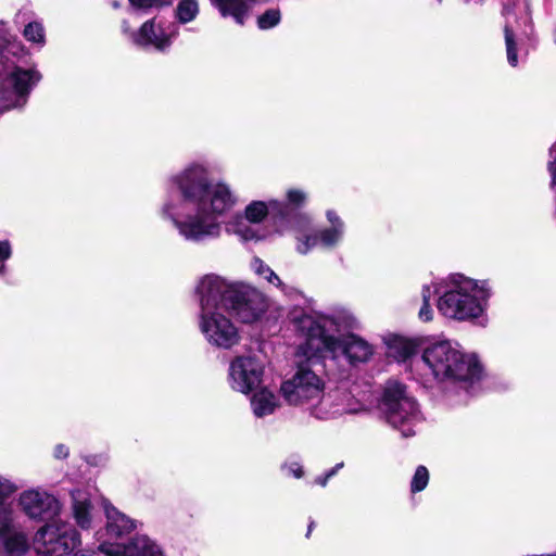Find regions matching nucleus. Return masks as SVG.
<instances>
[{"label": "nucleus", "instance_id": "nucleus-23", "mask_svg": "<svg viewBox=\"0 0 556 556\" xmlns=\"http://www.w3.org/2000/svg\"><path fill=\"white\" fill-rule=\"evenodd\" d=\"M253 414L258 417H265L273 414L278 407V399L268 389H261L255 392L251 399Z\"/></svg>", "mask_w": 556, "mask_h": 556}, {"label": "nucleus", "instance_id": "nucleus-37", "mask_svg": "<svg viewBox=\"0 0 556 556\" xmlns=\"http://www.w3.org/2000/svg\"><path fill=\"white\" fill-rule=\"evenodd\" d=\"M286 469L288 470V473L293 475L295 478H301L303 476V469L298 463L290 464Z\"/></svg>", "mask_w": 556, "mask_h": 556}, {"label": "nucleus", "instance_id": "nucleus-43", "mask_svg": "<svg viewBox=\"0 0 556 556\" xmlns=\"http://www.w3.org/2000/svg\"><path fill=\"white\" fill-rule=\"evenodd\" d=\"M312 527H313V523H311V525L308 526V532H311V531H312ZM308 534H309V533H307V535H308Z\"/></svg>", "mask_w": 556, "mask_h": 556}, {"label": "nucleus", "instance_id": "nucleus-22", "mask_svg": "<svg viewBox=\"0 0 556 556\" xmlns=\"http://www.w3.org/2000/svg\"><path fill=\"white\" fill-rule=\"evenodd\" d=\"M243 214L254 225H260L269 214H271L275 225H281L277 217V210L269 201L254 200L251 201L243 210Z\"/></svg>", "mask_w": 556, "mask_h": 556}, {"label": "nucleus", "instance_id": "nucleus-35", "mask_svg": "<svg viewBox=\"0 0 556 556\" xmlns=\"http://www.w3.org/2000/svg\"><path fill=\"white\" fill-rule=\"evenodd\" d=\"M12 249L8 240L0 241V262H4L11 257Z\"/></svg>", "mask_w": 556, "mask_h": 556}, {"label": "nucleus", "instance_id": "nucleus-14", "mask_svg": "<svg viewBox=\"0 0 556 556\" xmlns=\"http://www.w3.org/2000/svg\"><path fill=\"white\" fill-rule=\"evenodd\" d=\"M21 510L30 519L47 521L61 511L60 502L51 494L41 490H26L18 495Z\"/></svg>", "mask_w": 556, "mask_h": 556}, {"label": "nucleus", "instance_id": "nucleus-41", "mask_svg": "<svg viewBox=\"0 0 556 556\" xmlns=\"http://www.w3.org/2000/svg\"><path fill=\"white\" fill-rule=\"evenodd\" d=\"M329 478L327 477V475H323V476H318L316 479H315V483L321 485V486H326L327 485V482H328Z\"/></svg>", "mask_w": 556, "mask_h": 556}, {"label": "nucleus", "instance_id": "nucleus-27", "mask_svg": "<svg viewBox=\"0 0 556 556\" xmlns=\"http://www.w3.org/2000/svg\"><path fill=\"white\" fill-rule=\"evenodd\" d=\"M390 353L397 359V361H405L415 352V344L405 338H395L390 343Z\"/></svg>", "mask_w": 556, "mask_h": 556}, {"label": "nucleus", "instance_id": "nucleus-13", "mask_svg": "<svg viewBox=\"0 0 556 556\" xmlns=\"http://www.w3.org/2000/svg\"><path fill=\"white\" fill-rule=\"evenodd\" d=\"M178 34L179 27L176 23H165L153 17L144 22L137 33H131L130 37L138 46H151L159 51H164L172 46Z\"/></svg>", "mask_w": 556, "mask_h": 556}, {"label": "nucleus", "instance_id": "nucleus-20", "mask_svg": "<svg viewBox=\"0 0 556 556\" xmlns=\"http://www.w3.org/2000/svg\"><path fill=\"white\" fill-rule=\"evenodd\" d=\"M223 16H231L236 23L243 25L255 0H212Z\"/></svg>", "mask_w": 556, "mask_h": 556}, {"label": "nucleus", "instance_id": "nucleus-25", "mask_svg": "<svg viewBox=\"0 0 556 556\" xmlns=\"http://www.w3.org/2000/svg\"><path fill=\"white\" fill-rule=\"evenodd\" d=\"M17 519L13 501L0 498V535L21 527Z\"/></svg>", "mask_w": 556, "mask_h": 556}, {"label": "nucleus", "instance_id": "nucleus-16", "mask_svg": "<svg viewBox=\"0 0 556 556\" xmlns=\"http://www.w3.org/2000/svg\"><path fill=\"white\" fill-rule=\"evenodd\" d=\"M307 193L303 189L290 188L286 191V200L271 199V205L277 210V217L281 225H288L292 231V220L295 215H307L299 212L306 202Z\"/></svg>", "mask_w": 556, "mask_h": 556}, {"label": "nucleus", "instance_id": "nucleus-26", "mask_svg": "<svg viewBox=\"0 0 556 556\" xmlns=\"http://www.w3.org/2000/svg\"><path fill=\"white\" fill-rule=\"evenodd\" d=\"M200 8L197 0H180L175 9V18L179 24H188L197 18Z\"/></svg>", "mask_w": 556, "mask_h": 556}, {"label": "nucleus", "instance_id": "nucleus-1", "mask_svg": "<svg viewBox=\"0 0 556 556\" xmlns=\"http://www.w3.org/2000/svg\"><path fill=\"white\" fill-rule=\"evenodd\" d=\"M161 214L187 242L204 243L220 238L222 216L232 210L237 195L225 181L212 182L205 164L194 162L169 179Z\"/></svg>", "mask_w": 556, "mask_h": 556}, {"label": "nucleus", "instance_id": "nucleus-7", "mask_svg": "<svg viewBox=\"0 0 556 556\" xmlns=\"http://www.w3.org/2000/svg\"><path fill=\"white\" fill-rule=\"evenodd\" d=\"M326 218L329 226L314 230L309 215H295L293 217L292 232L296 241L295 250L298 253L306 255L318 245L325 249H334L342 242L345 235L344 220L333 210L326 212Z\"/></svg>", "mask_w": 556, "mask_h": 556}, {"label": "nucleus", "instance_id": "nucleus-21", "mask_svg": "<svg viewBox=\"0 0 556 556\" xmlns=\"http://www.w3.org/2000/svg\"><path fill=\"white\" fill-rule=\"evenodd\" d=\"M226 230L229 233L238 236L243 241L261 239L258 229L242 213L233 215L226 223Z\"/></svg>", "mask_w": 556, "mask_h": 556}, {"label": "nucleus", "instance_id": "nucleus-5", "mask_svg": "<svg viewBox=\"0 0 556 556\" xmlns=\"http://www.w3.org/2000/svg\"><path fill=\"white\" fill-rule=\"evenodd\" d=\"M224 287L215 285L204 276L197 292L200 300L199 328L206 342L215 348L229 350L241 340L238 327L228 316L229 311L218 299Z\"/></svg>", "mask_w": 556, "mask_h": 556}, {"label": "nucleus", "instance_id": "nucleus-31", "mask_svg": "<svg viewBox=\"0 0 556 556\" xmlns=\"http://www.w3.org/2000/svg\"><path fill=\"white\" fill-rule=\"evenodd\" d=\"M505 43L508 63L515 67L518 64V58L515 47L514 33L508 26H505Z\"/></svg>", "mask_w": 556, "mask_h": 556}, {"label": "nucleus", "instance_id": "nucleus-24", "mask_svg": "<svg viewBox=\"0 0 556 556\" xmlns=\"http://www.w3.org/2000/svg\"><path fill=\"white\" fill-rule=\"evenodd\" d=\"M251 269L260 278L266 280L268 283L277 287L285 294H292L295 290L287 286L279 276L261 258L254 257L251 261Z\"/></svg>", "mask_w": 556, "mask_h": 556}, {"label": "nucleus", "instance_id": "nucleus-19", "mask_svg": "<svg viewBox=\"0 0 556 556\" xmlns=\"http://www.w3.org/2000/svg\"><path fill=\"white\" fill-rule=\"evenodd\" d=\"M0 546L5 556H26L30 549L28 532L21 526L0 535Z\"/></svg>", "mask_w": 556, "mask_h": 556}, {"label": "nucleus", "instance_id": "nucleus-2", "mask_svg": "<svg viewBox=\"0 0 556 556\" xmlns=\"http://www.w3.org/2000/svg\"><path fill=\"white\" fill-rule=\"evenodd\" d=\"M289 319L303 340L299 344V354L308 359L326 355L338 358L344 355L351 363H356L366 362L372 355V346L364 339L355 334L342 338L331 334L333 331L353 326L355 320L350 315L328 316L294 308L290 312Z\"/></svg>", "mask_w": 556, "mask_h": 556}, {"label": "nucleus", "instance_id": "nucleus-38", "mask_svg": "<svg viewBox=\"0 0 556 556\" xmlns=\"http://www.w3.org/2000/svg\"><path fill=\"white\" fill-rule=\"evenodd\" d=\"M54 456L60 459L67 457L68 456V447L65 446L64 444L56 445L54 448Z\"/></svg>", "mask_w": 556, "mask_h": 556}, {"label": "nucleus", "instance_id": "nucleus-6", "mask_svg": "<svg viewBox=\"0 0 556 556\" xmlns=\"http://www.w3.org/2000/svg\"><path fill=\"white\" fill-rule=\"evenodd\" d=\"M422 361L440 381L473 383L482 376L478 357L463 352L456 343L448 340L429 344L424 350Z\"/></svg>", "mask_w": 556, "mask_h": 556}, {"label": "nucleus", "instance_id": "nucleus-4", "mask_svg": "<svg viewBox=\"0 0 556 556\" xmlns=\"http://www.w3.org/2000/svg\"><path fill=\"white\" fill-rule=\"evenodd\" d=\"M492 289L489 280H477L462 274L450 275L437 303L439 313L455 321L485 324V312Z\"/></svg>", "mask_w": 556, "mask_h": 556}, {"label": "nucleus", "instance_id": "nucleus-29", "mask_svg": "<svg viewBox=\"0 0 556 556\" xmlns=\"http://www.w3.org/2000/svg\"><path fill=\"white\" fill-rule=\"evenodd\" d=\"M429 482V471L425 466H418L412 482H410V490L413 493H417L422 491Z\"/></svg>", "mask_w": 556, "mask_h": 556}, {"label": "nucleus", "instance_id": "nucleus-40", "mask_svg": "<svg viewBox=\"0 0 556 556\" xmlns=\"http://www.w3.org/2000/svg\"><path fill=\"white\" fill-rule=\"evenodd\" d=\"M344 466V463L341 462V463H338L334 467H332L331 469H329L327 472H325L327 475V477L330 479L332 478L333 476H336L338 473V471L340 469H342Z\"/></svg>", "mask_w": 556, "mask_h": 556}, {"label": "nucleus", "instance_id": "nucleus-32", "mask_svg": "<svg viewBox=\"0 0 556 556\" xmlns=\"http://www.w3.org/2000/svg\"><path fill=\"white\" fill-rule=\"evenodd\" d=\"M128 2L137 10L148 11L170 5L173 0H128Z\"/></svg>", "mask_w": 556, "mask_h": 556}, {"label": "nucleus", "instance_id": "nucleus-9", "mask_svg": "<svg viewBox=\"0 0 556 556\" xmlns=\"http://www.w3.org/2000/svg\"><path fill=\"white\" fill-rule=\"evenodd\" d=\"M380 409L387 422L404 438L415 434V427L420 422L421 416L415 399L406 393L403 384L396 381L386 384Z\"/></svg>", "mask_w": 556, "mask_h": 556}, {"label": "nucleus", "instance_id": "nucleus-8", "mask_svg": "<svg viewBox=\"0 0 556 556\" xmlns=\"http://www.w3.org/2000/svg\"><path fill=\"white\" fill-rule=\"evenodd\" d=\"M211 282L222 285L225 289L220 291L218 299L228 311H232L242 323H254L258 320L267 308L266 296L256 288L230 282L217 275H206Z\"/></svg>", "mask_w": 556, "mask_h": 556}, {"label": "nucleus", "instance_id": "nucleus-28", "mask_svg": "<svg viewBox=\"0 0 556 556\" xmlns=\"http://www.w3.org/2000/svg\"><path fill=\"white\" fill-rule=\"evenodd\" d=\"M26 40L42 46L45 43V30L40 23L31 22L28 23L23 31Z\"/></svg>", "mask_w": 556, "mask_h": 556}, {"label": "nucleus", "instance_id": "nucleus-15", "mask_svg": "<svg viewBox=\"0 0 556 556\" xmlns=\"http://www.w3.org/2000/svg\"><path fill=\"white\" fill-rule=\"evenodd\" d=\"M99 549L106 556H165L161 546L146 534H137L123 545L102 543Z\"/></svg>", "mask_w": 556, "mask_h": 556}, {"label": "nucleus", "instance_id": "nucleus-17", "mask_svg": "<svg viewBox=\"0 0 556 556\" xmlns=\"http://www.w3.org/2000/svg\"><path fill=\"white\" fill-rule=\"evenodd\" d=\"M71 515L77 527L88 530L96 519L94 506L91 503L90 494L80 489L71 492Z\"/></svg>", "mask_w": 556, "mask_h": 556}, {"label": "nucleus", "instance_id": "nucleus-11", "mask_svg": "<svg viewBox=\"0 0 556 556\" xmlns=\"http://www.w3.org/2000/svg\"><path fill=\"white\" fill-rule=\"evenodd\" d=\"M80 545L79 531L61 520L46 523L35 535V549L39 556H68Z\"/></svg>", "mask_w": 556, "mask_h": 556}, {"label": "nucleus", "instance_id": "nucleus-44", "mask_svg": "<svg viewBox=\"0 0 556 556\" xmlns=\"http://www.w3.org/2000/svg\"><path fill=\"white\" fill-rule=\"evenodd\" d=\"M3 268H4V266H3V265H1V266H0V271H2V270H3Z\"/></svg>", "mask_w": 556, "mask_h": 556}, {"label": "nucleus", "instance_id": "nucleus-18", "mask_svg": "<svg viewBox=\"0 0 556 556\" xmlns=\"http://www.w3.org/2000/svg\"><path fill=\"white\" fill-rule=\"evenodd\" d=\"M103 509L106 517V534L110 539H119L132 532L138 523L129 518L113 505L103 502Z\"/></svg>", "mask_w": 556, "mask_h": 556}, {"label": "nucleus", "instance_id": "nucleus-36", "mask_svg": "<svg viewBox=\"0 0 556 556\" xmlns=\"http://www.w3.org/2000/svg\"><path fill=\"white\" fill-rule=\"evenodd\" d=\"M440 292L439 289H432L431 286H424L421 290L422 302L430 303L433 293Z\"/></svg>", "mask_w": 556, "mask_h": 556}, {"label": "nucleus", "instance_id": "nucleus-3", "mask_svg": "<svg viewBox=\"0 0 556 556\" xmlns=\"http://www.w3.org/2000/svg\"><path fill=\"white\" fill-rule=\"evenodd\" d=\"M296 356L303 361L299 362L294 374L280 386L285 401L289 405L305 407L313 417L320 420L346 413L339 394L325 393V380L314 368L319 365L321 357L308 359L299 354V349Z\"/></svg>", "mask_w": 556, "mask_h": 556}, {"label": "nucleus", "instance_id": "nucleus-30", "mask_svg": "<svg viewBox=\"0 0 556 556\" xmlns=\"http://www.w3.org/2000/svg\"><path fill=\"white\" fill-rule=\"evenodd\" d=\"M280 11L277 9H269L258 16L257 26L261 29H269L280 22Z\"/></svg>", "mask_w": 556, "mask_h": 556}, {"label": "nucleus", "instance_id": "nucleus-39", "mask_svg": "<svg viewBox=\"0 0 556 556\" xmlns=\"http://www.w3.org/2000/svg\"><path fill=\"white\" fill-rule=\"evenodd\" d=\"M344 466V463L341 462V463H338L334 467H332L331 469H329L327 472H325L327 475V477L330 479L332 478L333 476H336L338 473V471L340 469H342Z\"/></svg>", "mask_w": 556, "mask_h": 556}, {"label": "nucleus", "instance_id": "nucleus-33", "mask_svg": "<svg viewBox=\"0 0 556 556\" xmlns=\"http://www.w3.org/2000/svg\"><path fill=\"white\" fill-rule=\"evenodd\" d=\"M17 490V486L9 479L0 476V498L10 500V496Z\"/></svg>", "mask_w": 556, "mask_h": 556}, {"label": "nucleus", "instance_id": "nucleus-12", "mask_svg": "<svg viewBox=\"0 0 556 556\" xmlns=\"http://www.w3.org/2000/svg\"><path fill=\"white\" fill-rule=\"evenodd\" d=\"M263 372L264 367L256 357L241 355L230 362L228 381L232 390L248 394L260 386Z\"/></svg>", "mask_w": 556, "mask_h": 556}, {"label": "nucleus", "instance_id": "nucleus-42", "mask_svg": "<svg viewBox=\"0 0 556 556\" xmlns=\"http://www.w3.org/2000/svg\"><path fill=\"white\" fill-rule=\"evenodd\" d=\"M15 48H16V45L14 43V45H12V47L10 49L7 48V50H8V52H12L13 54H16Z\"/></svg>", "mask_w": 556, "mask_h": 556}, {"label": "nucleus", "instance_id": "nucleus-10", "mask_svg": "<svg viewBox=\"0 0 556 556\" xmlns=\"http://www.w3.org/2000/svg\"><path fill=\"white\" fill-rule=\"evenodd\" d=\"M40 79L36 70H25L13 63L0 64V113L24 106Z\"/></svg>", "mask_w": 556, "mask_h": 556}, {"label": "nucleus", "instance_id": "nucleus-34", "mask_svg": "<svg viewBox=\"0 0 556 556\" xmlns=\"http://www.w3.org/2000/svg\"><path fill=\"white\" fill-rule=\"evenodd\" d=\"M418 317L422 321H430L433 317V311L431 308L430 303L422 302V305L419 309Z\"/></svg>", "mask_w": 556, "mask_h": 556}]
</instances>
